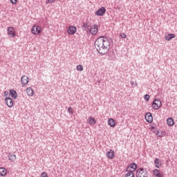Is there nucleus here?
<instances>
[{
	"instance_id": "f257e3e1",
	"label": "nucleus",
	"mask_w": 177,
	"mask_h": 177,
	"mask_svg": "<svg viewBox=\"0 0 177 177\" xmlns=\"http://www.w3.org/2000/svg\"><path fill=\"white\" fill-rule=\"evenodd\" d=\"M95 48L100 55H106L110 50V41L104 36L100 37L95 41Z\"/></svg>"
},
{
	"instance_id": "f03ea898",
	"label": "nucleus",
	"mask_w": 177,
	"mask_h": 177,
	"mask_svg": "<svg viewBox=\"0 0 177 177\" xmlns=\"http://www.w3.org/2000/svg\"><path fill=\"white\" fill-rule=\"evenodd\" d=\"M136 177H147V172L145 171V168L138 169L136 174Z\"/></svg>"
},
{
	"instance_id": "7ed1b4c3",
	"label": "nucleus",
	"mask_w": 177,
	"mask_h": 177,
	"mask_svg": "<svg viewBox=\"0 0 177 177\" xmlns=\"http://www.w3.org/2000/svg\"><path fill=\"white\" fill-rule=\"evenodd\" d=\"M161 106H162V103L160 100L158 99L153 100L152 102V106H153V109H154V110H158V109H160Z\"/></svg>"
},
{
	"instance_id": "20e7f679",
	"label": "nucleus",
	"mask_w": 177,
	"mask_h": 177,
	"mask_svg": "<svg viewBox=\"0 0 177 177\" xmlns=\"http://www.w3.org/2000/svg\"><path fill=\"white\" fill-rule=\"evenodd\" d=\"M42 28L39 26H33L31 29V32L34 34V35H38V34H41V30Z\"/></svg>"
},
{
	"instance_id": "39448f33",
	"label": "nucleus",
	"mask_w": 177,
	"mask_h": 177,
	"mask_svg": "<svg viewBox=\"0 0 177 177\" xmlns=\"http://www.w3.org/2000/svg\"><path fill=\"white\" fill-rule=\"evenodd\" d=\"M98 27L97 24H94L90 27L89 31L92 35H96L98 32Z\"/></svg>"
},
{
	"instance_id": "423d86ee",
	"label": "nucleus",
	"mask_w": 177,
	"mask_h": 177,
	"mask_svg": "<svg viewBox=\"0 0 177 177\" xmlns=\"http://www.w3.org/2000/svg\"><path fill=\"white\" fill-rule=\"evenodd\" d=\"M104 13H106V8L101 7L95 12V16H104Z\"/></svg>"
},
{
	"instance_id": "0eeeda50",
	"label": "nucleus",
	"mask_w": 177,
	"mask_h": 177,
	"mask_svg": "<svg viewBox=\"0 0 177 177\" xmlns=\"http://www.w3.org/2000/svg\"><path fill=\"white\" fill-rule=\"evenodd\" d=\"M68 34L70 35H74L77 32V28L75 26H69L68 30H67Z\"/></svg>"
},
{
	"instance_id": "6e6552de",
	"label": "nucleus",
	"mask_w": 177,
	"mask_h": 177,
	"mask_svg": "<svg viewBox=\"0 0 177 177\" xmlns=\"http://www.w3.org/2000/svg\"><path fill=\"white\" fill-rule=\"evenodd\" d=\"M145 120L147 122H149V124H151V122H153V115L151 113L148 112L145 114Z\"/></svg>"
},
{
	"instance_id": "1a4fd4ad",
	"label": "nucleus",
	"mask_w": 177,
	"mask_h": 177,
	"mask_svg": "<svg viewBox=\"0 0 177 177\" xmlns=\"http://www.w3.org/2000/svg\"><path fill=\"white\" fill-rule=\"evenodd\" d=\"M21 82L23 86H26L28 84V77L24 75L21 77Z\"/></svg>"
},
{
	"instance_id": "9d476101",
	"label": "nucleus",
	"mask_w": 177,
	"mask_h": 177,
	"mask_svg": "<svg viewBox=\"0 0 177 177\" xmlns=\"http://www.w3.org/2000/svg\"><path fill=\"white\" fill-rule=\"evenodd\" d=\"M5 102L8 106V107H13V100H12L10 97H6Z\"/></svg>"
},
{
	"instance_id": "9b49d317",
	"label": "nucleus",
	"mask_w": 177,
	"mask_h": 177,
	"mask_svg": "<svg viewBox=\"0 0 177 177\" xmlns=\"http://www.w3.org/2000/svg\"><path fill=\"white\" fill-rule=\"evenodd\" d=\"M8 34L11 38H14V37H16V33L13 31L12 27L8 28Z\"/></svg>"
},
{
	"instance_id": "f8f14e48",
	"label": "nucleus",
	"mask_w": 177,
	"mask_h": 177,
	"mask_svg": "<svg viewBox=\"0 0 177 177\" xmlns=\"http://www.w3.org/2000/svg\"><path fill=\"white\" fill-rule=\"evenodd\" d=\"M126 171L127 174L125 175L124 177H135V173H133V171H131L129 169V167L126 169Z\"/></svg>"
},
{
	"instance_id": "ddd939ff",
	"label": "nucleus",
	"mask_w": 177,
	"mask_h": 177,
	"mask_svg": "<svg viewBox=\"0 0 177 177\" xmlns=\"http://www.w3.org/2000/svg\"><path fill=\"white\" fill-rule=\"evenodd\" d=\"M127 168H129V170L133 171V173L135 171H136V168H138V165H136V163L135 162H133Z\"/></svg>"
},
{
	"instance_id": "4468645a",
	"label": "nucleus",
	"mask_w": 177,
	"mask_h": 177,
	"mask_svg": "<svg viewBox=\"0 0 177 177\" xmlns=\"http://www.w3.org/2000/svg\"><path fill=\"white\" fill-rule=\"evenodd\" d=\"M153 174L154 175V176L156 177H164V174H162V173L160 172V170L155 169L153 171Z\"/></svg>"
},
{
	"instance_id": "2eb2a0df",
	"label": "nucleus",
	"mask_w": 177,
	"mask_h": 177,
	"mask_svg": "<svg viewBox=\"0 0 177 177\" xmlns=\"http://www.w3.org/2000/svg\"><path fill=\"white\" fill-rule=\"evenodd\" d=\"M175 38V34H167V35L165 36V39L166 41H171V39Z\"/></svg>"
},
{
	"instance_id": "dca6fc26",
	"label": "nucleus",
	"mask_w": 177,
	"mask_h": 177,
	"mask_svg": "<svg viewBox=\"0 0 177 177\" xmlns=\"http://www.w3.org/2000/svg\"><path fill=\"white\" fill-rule=\"evenodd\" d=\"M10 95L12 99H17V92L15 90H10Z\"/></svg>"
},
{
	"instance_id": "f3484780",
	"label": "nucleus",
	"mask_w": 177,
	"mask_h": 177,
	"mask_svg": "<svg viewBox=\"0 0 177 177\" xmlns=\"http://www.w3.org/2000/svg\"><path fill=\"white\" fill-rule=\"evenodd\" d=\"M108 125H109V127H111V128H114V127H115V122L113 120V118L109 119Z\"/></svg>"
},
{
	"instance_id": "a211bd4d",
	"label": "nucleus",
	"mask_w": 177,
	"mask_h": 177,
	"mask_svg": "<svg viewBox=\"0 0 177 177\" xmlns=\"http://www.w3.org/2000/svg\"><path fill=\"white\" fill-rule=\"evenodd\" d=\"M114 151L113 150H110V151H108L106 153V156L108 157V158H110V160L113 159L114 158Z\"/></svg>"
},
{
	"instance_id": "6ab92c4d",
	"label": "nucleus",
	"mask_w": 177,
	"mask_h": 177,
	"mask_svg": "<svg viewBox=\"0 0 177 177\" xmlns=\"http://www.w3.org/2000/svg\"><path fill=\"white\" fill-rule=\"evenodd\" d=\"M26 92L28 96H33L34 95V90L31 87H28L26 88Z\"/></svg>"
},
{
	"instance_id": "aec40b11",
	"label": "nucleus",
	"mask_w": 177,
	"mask_h": 177,
	"mask_svg": "<svg viewBox=\"0 0 177 177\" xmlns=\"http://www.w3.org/2000/svg\"><path fill=\"white\" fill-rule=\"evenodd\" d=\"M0 176H6V169L5 167H0Z\"/></svg>"
},
{
	"instance_id": "412c9836",
	"label": "nucleus",
	"mask_w": 177,
	"mask_h": 177,
	"mask_svg": "<svg viewBox=\"0 0 177 177\" xmlns=\"http://www.w3.org/2000/svg\"><path fill=\"white\" fill-rule=\"evenodd\" d=\"M154 162L156 168H160V167H161V161H160V159L156 158Z\"/></svg>"
},
{
	"instance_id": "4be33fe9",
	"label": "nucleus",
	"mask_w": 177,
	"mask_h": 177,
	"mask_svg": "<svg viewBox=\"0 0 177 177\" xmlns=\"http://www.w3.org/2000/svg\"><path fill=\"white\" fill-rule=\"evenodd\" d=\"M88 120L91 125H95V124H96V120L94 119L93 117H89Z\"/></svg>"
},
{
	"instance_id": "5701e85b",
	"label": "nucleus",
	"mask_w": 177,
	"mask_h": 177,
	"mask_svg": "<svg viewBox=\"0 0 177 177\" xmlns=\"http://www.w3.org/2000/svg\"><path fill=\"white\" fill-rule=\"evenodd\" d=\"M167 125H169V127H172L174 125V118H169L167 120Z\"/></svg>"
},
{
	"instance_id": "b1692460",
	"label": "nucleus",
	"mask_w": 177,
	"mask_h": 177,
	"mask_svg": "<svg viewBox=\"0 0 177 177\" xmlns=\"http://www.w3.org/2000/svg\"><path fill=\"white\" fill-rule=\"evenodd\" d=\"M8 158H9L10 161H12L13 162V161H15V160H16V155L9 153Z\"/></svg>"
},
{
	"instance_id": "393cba45",
	"label": "nucleus",
	"mask_w": 177,
	"mask_h": 177,
	"mask_svg": "<svg viewBox=\"0 0 177 177\" xmlns=\"http://www.w3.org/2000/svg\"><path fill=\"white\" fill-rule=\"evenodd\" d=\"M83 27L84 28L85 30H90L89 28L90 25L88 23H84L83 25Z\"/></svg>"
},
{
	"instance_id": "a878e982",
	"label": "nucleus",
	"mask_w": 177,
	"mask_h": 177,
	"mask_svg": "<svg viewBox=\"0 0 177 177\" xmlns=\"http://www.w3.org/2000/svg\"><path fill=\"white\" fill-rule=\"evenodd\" d=\"M77 71H84V68L82 67V65H78L76 67Z\"/></svg>"
},
{
	"instance_id": "bb28decb",
	"label": "nucleus",
	"mask_w": 177,
	"mask_h": 177,
	"mask_svg": "<svg viewBox=\"0 0 177 177\" xmlns=\"http://www.w3.org/2000/svg\"><path fill=\"white\" fill-rule=\"evenodd\" d=\"M144 99L146 102H149V100H150V95H149V94L145 95Z\"/></svg>"
},
{
	"instance_id": "cd10ccee",
	"label": "nucleus",
	"mask_w": 177,
	"mask_h": 177,
	"mask_svg": "<svg viewBox=\"0 0 177 177\" xmlns=\"http://www.w3.org/2000/svg\"><path fill=\"white\" fill-rule=\"evenodd\" d=\"M68 112H69L70 114H74V110H73V108L71 106L68 108Z\"/></svg>"
},
{
	"instance_id": "c85d7f7f",
	"label": "nucleus",
	"mask_w": 177,
	"mask_h": 177,
	"mask_svg": "<svg viewBox=\"0 0 177 177\" xmlns=\"http://www.w3.org/2000/svg\"><path fill=\"white\" fill-rule=\"evenodd\" d=\"M10 1L12 5H16V3H17V0H10Z\"/></svg>"
},
{
	"instance_id": "c756f323",
	"label": "nucleus",
	"mask_w": 177,
	"mask_h": 177,
	"mask_svg": "<svg viewBox=\"0 0 177 177\" xmlns=\"http://www.w3.org/2000/svg\"><path fill=\"white\" fill-rule=\"evenodd\" d=\"M55 2V0H46V3H53Z\"/></svg>"
},
{
	"instance_id": "7c9ffc66",
	"label": "nucleus",
	"mask_w": 177,
	"mask_h": 177,
	"mask_svg": "<svg viewBox=\"0 0 177 177\" xmlns=\"http://www.w3.org/2000/svg\"><path fill=\"white\" fill-rule=\"evenodd\" d=\"M120 37L121 38H127V35H125V33L120 34Z\"/></svg>"
},
{
	"instance_id": "2f4dec72",
	"label": "nucleus",
	"mask_w": 177,
	"mask_h": 177,
	"mask_svg": "<svg viewBox=\"0 0 177 177\" xmlns=\"http://www.w3.org/2000/svg\"><path fill=\"white\" fill-rule=\"evenodd\" d=\"M8 95H9V93L8 91H5L4 92V95L8 96Z\"/></svg>"
},
{
	"instance_id": "473e14b6",
	"label": "nucleus",
	"mask_w": 177,
	"mask_h": 177,
	"mask_svg": "<svg viewBox=\"0 0 177 177\" xmlns=\"http://www.w3.org/2000/svg\"><path fill=\"white\" fill-rule=\"evenodd\" d=\"M151 131H153V132H155V131H156V127H151Z\"/></svg>"
},
{
	"instance_id": "72a5a7b5",
	"label": "nucleus",
	"mask_w": 177,
	"mask_h": 177,
	"mask_svg": "<svg viewBox=\"0 0 177 177\" xmlns=\"http://www.w3.org/2000/svg\"><path fill=\"white\" fill-rule=\"evenodd\" d=\"M131 85H135V82H133V81H131Z\"/></svg>"
},
{
	"instance_id": "f704fd0d",
	"label": "nucleus",
	"mask_w": 177,
	"mask_h": 177,
	"mask_svg": "<svg viewBox=\"0 0 177 177\" xmlns=\"http://www.w3.org/2000/svg\"><path fill=\"white\" fill-rule=\"evenodd\" d=\"M156 135H158V131H157V133H156Z\"/></svg>"
},
{
	"instance_id": "c9c22d12",
	"label": "nucleus",
	"mask_w": 177,
	"mask_h": 177,
	"mask_svg": "<svg viewBox=\"0 0 177 177\" xmlns=\"http://www.w3.org/2000/svg\"><path fill=\"white\" fill-rule=\"evenodd\" d=\"M159 138H161V135H159Z\"/></svg>"
}]
</instances>
